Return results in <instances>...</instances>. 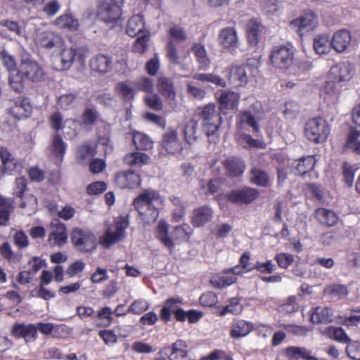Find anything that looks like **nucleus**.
<instances>
[{"instance_id":"6","label":"nucleus","mask_w":360,"mask_h":360,"mask_svg":"<svg viewBox=\"0 0 360 360\" xmlns=\"http://www.w3.org/2000/svg\"><path fill=\"white\" fill-rule=\"evenodd\" d=\"M0 26L4 27V30L1 31V37L8 41L15 40L17 37H26V26L23 22L17 21L1 19L0 20Z\"/></svg>"},{"instance_id":"16","label":"nucleus","mask_w":360,"mask_h":360,"mask_svg":"<svg viewBox=\"0 0 360 360\" xmlns=\"http://www.w3.org/2000/svg\"><path fill=\"white\" fill-rule=\"evenodd\" d=\"M318 24L317 16L312 12H308L291 22V26L297 27L300 36L304 32L314 30Z\"/></svg>"},{"instance_id":"26","label":"nucleus","mask_w":360,"mask_h":360,"mask_svg":"<svg viewBox=\"0 0 360 360\" xmlns=\"http://www.w3.org/2000/svg\"><path fill=\"white\" fill-rule=\"evenodd\" d=\"M71 240L75 245H91L94 243L96 237L87 230L75 228L71 233Z\"/></svg>"},{"instance_id":"2","label":"nucleus","mask_w":360,"mask_h":360,"mask_svg":"<svg viewBox=\"0 0 360 360\" xmlns=\"http://www.w3.org/2000/svg\"><path fill=\"white\" fill-rule=\"evenodd\" d=\"M195 117L201 120V125L205 134L210 137L214 136L219 130L221 117L217 112L213 104H207L196 110Z\"/></svg>"},{"instance_id":"55","label":"nucleus","mask_w":360,"mask_h":360,"mask_svg":"<svg viewBox=\"0 0 360 360\" xmlns=\"http://www.w3.org/2000/svg\"><path fill=\"white\" fill-rule=\"evenodd\" d=\"M135 89L151 93L154 89L153 80L149 77L138 78L133 82Z\"/></svg>"},{"instance_id":"53","label":"nucleus","mask_w":360,"mask_h":360,"mask_svg":"<svg viewBox=\"0 0 360 360\" xmlns=\"http://www.w3.org/2000/svg\"><path fill=\"white\" fill-rule=\"evenodd\" d=\"M329 37L327 35H320L314 40V49L318 54H325L330 50Z\"/></svg>"},{"instance_id":"35","label":"nucleus","mask_w":360,"mask_h":360,"mask_svg":"<svg viewBox=\"0 0 360 360\" xmlns=\"http://www.w3.org/2000/svg\"><path fill=\"white\" fill-rule=\"evenodd\" d=\"M126 32L131 37L146 34L143 18L139 15L132 16L128 21Z\"/></svg>"},{"instance_id":"7","label":"nucleus","mask_w":360,"mask_h":360,"mask_svg":"<svg viewBox=\"0 0 360 360\" xmlns=\"http://www.w3.org/2000/svg\"><path fill=\"white\" fill-rule=\"evenodd\" d=\"M19 68L27 81L37 82L44 76V71L39 63L28 56L21 58Z\"/></svg>"},{"instance_id":"40","label":"nucleus","mask_w":360,"mask_h":360,"mask_svg":"<svg viewBox=\"0 0 360 360\" xmlns=\"http://www.w3.org/2000/svg\"><path fill=\"white\" fill-rule=\"evenodd\" d=\"M158 88L160 93L168 99L175 98V91L172 81L165 77H160L158 81Z\"/></svg>"},{"instance_id":"48","label":"nucleus","mask_w":360,"mask_h":360,"mask_svg":"<svg viewBox=\"0 0 360 360\" xmlns=\"http://www.w3.org/2000/svg\"><path fill=\"white\" fill-rule=\"evenodd\" d=\"M132 140L138 150H148L152 148L153 141L145 134L136 131L133 134Z\"/></svg>"},{"instance_id":"58","label":"nucleus","mask_w":360,"mask_h":360,"mask_svg":"<svg viewBox=\"0 0 360 360\" xmlns=\"http://www.w3.org/2000/svg\"><path fill=\"white\" fill-rule=\"evenodd\" d=\"M243 307L240 304V300L237 297L231 298L227 305L223 307L220 314L224 316L228 313L238 314L242 311Z\"/></svg>"},{"instance_id":"30","label":"nucleus","mask_w":360,"mask_h":360,"mask_svg":"<svg viewBox=\"0 0 360 360\" xmlns=\"http://www.w3.org/2000/svg\"><path fill=\"white\" fill-rule=\"evenodd\" d=\"M219 44L224 48H235L238 45L236 31L233 27H225L219 34Z\"/></svg>"},{"instance_id":"20","label":"nucleus","mask_w":360,"mask_h":360,"mask_svg":"<svg viewBox=\"0 0 360 360\" xmlns=\"http://www.w3.org/2000/svg\"><path fill=\"white\" fill-rule=\"evenodd\" d=\"M36 41L41 46L46 49H52L63 44L60 36L51 31L38 32L36 35Z\"/></svg>"},{"instance_id":"22","label":"nucleus","mask_w":360,"mask_h":360,"mask_svg":"<svg viewBox=\"0 0 360 360\" xmlns=\"http://www.w3.org/2000/svg\"><path fill=\"white\" fill-rule=\"evenodd\" d=\"M188 352L187 343L183 340H176L171 347H165L162 351L165 354L170 352L169 355L170 360H181L187 356Z\"/></svg>"},{"instance_id":"29","label":"nucleus","mask_w":360,"mask_h":360,"mask_svg":"<svg viewBox=\"0 0 360 360\" xmlns=\"http://www.w3.org/2000/svg\"><path fill=\"white\" fill-rule=\"evenodd\" d=\"M351 41L349 32L345 30L336 32L333 37L330 45L337 52L344 51Z\"/></svg>"},{"instance_id":"34","label":"nucleus","mask_w":360,"mask_h":360,"mask_svg":"<svg viewBox=\"0 0 360 360\" xmlns=\"http://www.w3.org/2000/svg\"><path fill=\"white\" fill-rule=\"evenodd\" d=\"M54 25L60 29H67L70 31L77 30L79 27V20L70 13H65L54 20Z\"/></svg>"},{"instance_id":"33","label":"nucleus","mask_w":360,"mask_h":360,"mask_svg":"<svg viewBox=\"0 0 360 360\" xmlns=\"http://www.w3.org/2000/svg\"><path fill=\"white\" fill-rule=\"evenodd\" d=\"M240 96L233 91H222L218 95V101L221 109L234 108L237 106Z\"/></svg>"},{"instance_id":"24","label":"nucleus","mask_w":360,"mask_h":360,"mask_svg":"<svg viewBox=\"0 0 360 360\" xmlns=\"http://www.w3.org/2000/svg\"><path fill=\"white\" fill-rule=\"evenodd\" d=\"M223 163L228 174L233 177L242 175L246 167L245 162L238 157L228 158Z\"/></svg>"},{"instance_id":"32","label":"nucleus","mask_w":360,"mask_h":360,"mask_svg":"<svg viewBox=\"0 0 360 360\" xmlns=\"http://www.w3.org/2000/svg\"><path fill=\"white\" fill-rule=\"evenodd\" d=\"M250 182L262 187H267L271 184V179L266 172L262 169L253 167L249 175Z\"/></svg>"},{"instance_id":"50","label":"nucleus","mask_w":360,"mask_h":360,"mask_svg":"<svg viewBox=\"0 0 360 360\" xmlns=\"http://www.w3.org/2000/svg\"><path fill=\"white\" fill-rule=\"evenodd\" d=\"M11 204L8 199L0 195V226H6L10 217Z\"/></svg>"},{"instance_id":"13","label":"nucleus","mask_w":360,"mask_h":360,"mask_svg":"<svg viewBox=\"0 0 360 360\" xmlns=\"http://www.w3.org/2000/svg\"><path fill=\"white\" fill-rule=\"evenodd\" d=\"M49 241L53 245L63 246L67 241L66 228L64 224L57 219H53L50 225Z\"/></svg>"},{"instance_id":"17","label":"nucleus","mask_w":360,"mask_h":360,"mask_svg":"<svg viewBox=\"0 0 360 360\" xmlns=\"http://www.w3.org/2000/svg\"><path fill=\"white\" fill-rule=\"evenodd\" d=\"M353 75V68L347 62L341 63L332 67L329 72L330 79L339 83L349 81Z\"/></svg>"},{"instance_id":"39","label":"nucleus","mask_w":360,"mask_h":360,"mask_svg":"<svg viewBox=\"0 0 360 360\" xmlns=\"http://www.w3.org/2000/svg\"><path fill=\"white\" fill-rule=\"evenodd\" d=\"M27 81L20 68L9 72L8 82L11 87L17 92L22 91Z\"/></svg>"},{"instance_id":"3","label":"nucleus","mask_w":360,"mask_h":360,"mask_svg":"<svg viewBox=\"0 0 360 360\" xmlns=\"http://www.w3.org/2000/svg\"><path fill=\"white\" fill-rule=\"evenodd\" d=\"M330 133L326 121L322 118L309 120L305 124L304 134L306 137L316 143L324 142Z\"/></svg>"},{"instance_id":"36","label":"nucleus","mask_w":360,"mask_h":360,"mask_svg":"<svg viewBox=\"0 0 360 360\" xmlns=\"http://www.w3.org/2000/svg\"><path fill=\"white\" fill-rule=\"evenodd\" d=\"M0 158L4 169L7 173L11 174L13 172L18 171L21 168V165L16 162L8 150L4 147H0Z\"/></svg>"},{"instance_id":"44","label":"nucleus","mask_w":360,"mask_h":360,"mask_svg":"<svg viewBox=\"0 0 360 360\" xmlns=\"http://www.w3.org/2000/svg\"><path fill=\"white\" fill-rule=\"evenodd\" d=\"M192 51L200 65V69L205 70L210 67V60L204 46L196 44L193 46Z\"/></svg>"},{"instance_id":"10","label":"nucleus","mask_w":360,"mask_h":360,"mask_svg":"<svg viewBox=\"0 0 360 360\" xmlns=\"http://www.w3.org/2000/svg\"><path fill=\"white\" fill-rule=\"evenodd\" d=\"M96 15L105 23H114L120 18V6L103 2L98 6Z\"/></svg>"},{"instance_id":"61","label":"nucleus","mask_w":360,"mask_h":360,"mask_svg":"<svg viewBox=\"0 0 360 360\" xmlns=\"http://www.w3.org/2000/svg\"><path fill=\"white\" fill-rule=\"evenodd\" d=\"M0 58L8 72L16 69V62L14 57L8 53L6 50H1L0 52Z\"/></svg>"},{"instance_id":"11","label":"nucleus","mask_w":360,"mask_h":360,"mask_svg":"<svg viewBox=\"0 0 360 360\" xmlns=\"http://www.w3.org/2000/svg\"><path fill=\"white\" fill-rule=\"evenodd\" d=\"M11 334L16 338H23L26 343L33 342L38 338L37 328L34 323H15L12 327Z\"/></svg>"},{"instance_id":"56","label":"nucleus","mask_w":360,"mask_h":360,"mask_svg":"<svg viewBox=\"0 0 360 360\" xmlns=\"http://www.w3.org/2000/svg\"><path fill=\"white\" fill-rule=\"evenodd\" d=\"M77 95L72 93L60 96L57 102V105L62 110H68L75 105Z\"/></svg>"},{"instance_id":"52","label":"nucleus","mask_w":360,"mask_h":360,"mask_svg":"<svg viewBox=\"0 0 360 360\" xmlns=\"http://www.w3.org/2000/svg\"><path fill=\"white\" fill-rule=\"evenodd\" d=\"M116 93L124 100L131 101L134 97L135 88L131 86L127 82H119L115 86Z\"/></svg>"},{"instance_id":"41","label":"nucleus","mask_w":360,"mask_h":360,"mask_svg":"<svg viewBox=\"0 0 360 360\" xmlns=\"http://www.w3.org/2000/svg\"><path fill=\"white\" fill-rule=\"evenodd\" d=\"M182 303V300L178 298L168 299L161 309L160 318L165 322H168L171 318V314L174 313L179 307L177 304Z\"/></svg>"},{"instance_id":"37","label":"nucleus","mask_w":360,"mask_h":360,"mask_svg":"<svg viewBox=\"0 0 360 360\" xmlns=\"http://www.w3.org/2000/svg\"><path fill=\"white\" fill-rule=\"evenodd\" d=\"M263 29L262 25L255 19H251L247 24V37L249 44L255 46L259 41V34Z\"/></svg>"},{"instance_id":"21","label":"nucleus","mask_w":360,"mask_h":360,"mask_svg":"<svg viewBox=\"0 0 360 360\" xmlns=\"http://www.w3.org/2000/svg\"><path fill=\"white\" fill-rule=\"evenodd\" d=\"M229 83L233 87H240L248 83V77L244 65H234L229 70Z\"/></svg>"},{"instance_id":"38","label":"nucleus","mask_w":360,"mask_h":360,"mask_svg":"<svg viewBox=\"0 0 360 360\" xmlns=\"http://www.w3.org/2000/svg\"><path fill=\"white\" fill-rule=\"evenodd\" d=\"M287 356L292 359L318 360L312 355V352L303 347H288L286 349Z\"/></svg>"},{"instance_id":"63","label":"nucleus","mask_w":360,"mask_h":360,"mask_svg":"<svg viewBox=\"0 0 360 360\" xmlns=\"http://www.w3.org/2000/svg\"><path fill=\"white\" fill-rule=\"evenodd\" d=\"M149 308V303L144 300H135L128 309V311L134 314H141Z\"/></svg>"},{"instance_id":"9","label":"nucleus","mask_w":360,"mask_h":360,"mask_svg":"<svg viewBox=\"0 0 360 360\" xmlns=\"http://www.w3.org/2000/svg\"><path fill=\"white\" fill-rule=\"evenodd\" d=\"M239 267H232L213 276L210 278L211 285L217 289L225 288L237 281Z\"/></svg>"},{"instance_id":"49","label":"nucleus","mask_w":360,"mask_h":360,"mask_svg":"<svg viewBox=\"0 0 360 360\" xmlns=\"http://www.w3.org/2000/svg\"><path fill=\"white\" fill-rule=\"evenodd\" d=\"M193 78L202 82H210L221 87H225L226 86V82L224 79L212 73H195L193 75Z\"/></svg>"},{"instance_id":"28","label":"nucleus","mask_w":360,"mask_h":360,"mask_svg":"<svg viewBox=\"0 0 360 360\" xmlns=\"http://www.w3.org/2000/svg\"><path fill=\"white\" fill-rule=\"evenodd\" d=\"M213 215L212 209L207 206L200 207L194 210L191 222L193 226L199 227L209 222Z\"/></svg>"},{"instance_id":"51","label":"nucleus","mask_w":360,"mask_h":360,"mask_svg":"<svg viewBox=\"0 0 360 360\" xmlns=\"http://www.w3.org/2000/svg\"><path fill=\"white\" fill-rule=\"evenodd\" d=\"M315 163V158L312 155L302 158L296 166V173L300 175L305 174L313 169Z\"/></svg>"},{"instance_id":"5","label":"nucleus","mask_w":360,"mask_h":360,"mask_svg":"<svg viewBox=\"0 0 360 360\" xmlns=\"http://www.w3.org/2000/svg\"><path fill=\"white\" fill-rule=\"evenodd\" d=\"M116 230L108 231L105 235L99 238L101 245L108 247L117 241L122 240L124 236V230L129 225L128 216L118 217L115 221Z\"/></svg>"},{"instance_id":"45","label":"nucleus","mask_w":360,"mask_h":360,"mask_svg":"<svg viewBox=\"0 0 360 360\" xmlns=\"http://www.w3.org/2000/svg\"><path fill=\"white\" fill-rule=\"evenodd\" d=\"M360 131L352 129L347 136L345 148L352 152L360 155Z\"/></svg>"},{"instance_id":"47","label":"nucleus","mask_w":360,"mask_h":360,"mask_svg":"<svg viewBox=\"0 0 360 360\" xmlns=\"http://www.w3.org/2000/svg\"><path fill=\"white\" fill-rule=\"evenodd\" d=\"M198 121L192 119L186 122L184 127V136L188 143H193L198 138Z\"/></svg>"},{"instance_id":"14","label":"nucleus","mask_w":360,"mask_h":360,"mask_svg":"<svg viewBox=\"0 0 360 360\" xmlns=\"http://www.w3.org/2000/svg\"><path fill=\"white\" fill-rule=\"evenodd\" d=\"M161 146L167 153L173 155L180 153L183 149L181 143L178 138L177 131L172 129L164 133Z\"/></svg>"},{"instance_id":"27","label":"nucleus","mask_w":360,"mask_h":360,"mask_svg":"<svg viewBox=\"0 0 360 360\" xmlns=\"http://www.w3.org/2000/svg\"><path fill=\"white\" fill-rule=\"evenodd\" d=\"M112 59L103 54L94 56L90 60L91 69L100 73L108 72L112 69Z\"/></svg>"},{"instance_id":"54","label":"nucleus","mask_w":360,"mask_h":360,"mask_svg":"<svg viewBox=\"0 0 360 360\" xmlns=\"http://www.w3.org/2000/svg\"><path fill=\"white\" fill-rule=\"evenodd\" d=\"M324 293L333 297L342 298L347 295L348 290L345 285L341 284H332L324 289Z\"/></svg>"},{"instance_id":"42","label":"nucleus","mask_w":360,"mask_h":360,"mask_svg":"<svg viewBox=\"0 0 360 360\" xmlns=\"http://www.w3.org/2000/svg\"><path fill=\"white\" fill-rule=\"evenodd\" d=\"M237 139L238 143L245 148H264L266 147L264 141L255 139L245 133H238Z\"/></svg>"},{"instance_id":"4","label":"nucleus","mask_w":360,"mask_h":360,"mask_svg":"<svg viewBox=\"0 0 360 360\" xmlns=\"http://www.w3.org/2000/svg\"><path fill=\"white\" fill-rule=\"evenodd\" d=\"M262 105L259 102L256 101L248 110L241 112L240 120L241 123L252 127V131L257 135L260 132L257 122L262 119Z\"/></svg>"},{"instance_id":"23","label":"nucleus","mask_w":360,"mask_h":360,"mask_svg":"<svg viewBox=\"0 0 360 360\" xmlns=\"http://www.w3.org/2000/svg\"><path fill=\"white\" fill-rule=\"evenodd\" d=\"M310 319L312 323H329L333 320L332 309L328 307H316L310 311Z\"/></svg>"},{"instance_id":"64","label":"nucleus","mask_w":360,"mask_h":360,"mask_svg":"<svg viewBox=\"0 0 360 360\" xmlns=\"http://www.w3.org/2000/svg\"><path fill=\"white\" fill-rule=\"evenodd\" d=\"M347 356L353 360H360V342L351 341L346 347Z\"/></svg>"},{"instance_id":"19","label":"nucleus","mask_w":360,"mask_h":360,"mask_svg":"<svg viewBox=\"0 0 360 360\" xmlns=\"http://www.w3.org/2000/svg\"><path fill=\"white\" fill-rule=\"evenodd\" d=\"M9 113L17 119L27 117L32 112V105L27 98H18L11 102Z\"/></svg>"},{"instance_id":"12","label":"nucleus","mask_w":360,"mask_h":360,"mask_svg":"<svg viewBox=\"0 0 360 360\" xmlns=\"http://www.w3.org/2000/svg\"><path fill=\"white\" fill-rule=\"evenodd\" d=\"M259 193L257 189L245 186L241 189L231 191L228 195L229 200L239 204H249L259 197Z\"/></svg>"},{"instance_id":"18","label":"nucleus","mask_w":360,"mask_h":360,"mask_svg":"<svg viewBox=\"0 0 360 360\" xmlns=\"http://www.w3.org/2000/svg\"><path fill=\"white\" fill-rule=\"evenodd\" d=\"M116 184L122 188H134L141 183L140 176L133 170L122 171L115 179Z\"/></svg>"},{"instance_id":"31","label":"nucleus","mask_w":360,"mask_h":360,"mask_svg":"<svg viewBox=\"0 0 360 360\" xmlns=\"http://www.w3.org/2000/svg\"><path fill=\"white\" fill-rule=\"evenodd\" d=\"M192 229L188 224L182 226H176L171 233L172 243L171 246L179 245L183 241H186L189 238Z\"/></svg>"},{"instance_id":"25","label":"nucleus","mask_w":360,"mask_h":360,"mask_svg":"<svg viewBox=\"0 0 360 360\" xmlns=\"http://www.w3.org/2000/svg\"><path fill=\"white\" fill-rule=\"evenodd\" d=\"M314 217L320 224L328 227L335 226L339 219L338 215L334 211L326 208L316 209Z\"/></svg>"},{"instance_id":"59","label":"nucleus","mask_w":360,"mask_h":360,"mask_svg":"<svg viewBox=\"0 0 360 360\" xmlns=\"http://www.w3.org/2000/svg\"><path fill=\"white\" fill-rule=\"evenodd\" d=\"M112 314L113 311L109 307L101 309L97 315L98 319L101 321V326H109L112 321Z\"/></svg>"},{"instance_id":"57","label":"nucleus","mask_w":360,"mask_h":360,"mask_svg":"<svg viewBox=\"0 0 360 360\" xmlns=\"http://www.w3.org/2000/svg\"><path fill=\"white\" fill-rule=\"evenodd\" d=\"M66 150V144L63 141L61 136L58 134H56L53 139L51 146L52 153L60 158H61Z\"/></svg>"},{"instance_id":"8","label":"nucleus","mask_w":360,"mask_h":360,"mask_svg":"<svg viewBox=\"0 0 360 360\" xmlns=\"http://www.w3.org/2000/svg\"><path fill=\"white\" fill-rule=\"evenodd\" d=\"M294 52L292 49L286 46H276L271 51L270 61L277 68H286L291 65Z\"/></svg>"},{"instance_id":"46","label":"nucleus","mask_w":360,"mask_h":360,"mask_svg":"<svg viewBox=\"0 0 360 360\" xmlns=\"http://www.w3.org/2000/svg\"><path fill=\"white\" fill-rule=\"evenodd\" d=\"M75 56L76 51L75 49L72 48L64 49L60 56V69L61 70H69L73 64Z\"/></svg>"},{"instance_id":"1","label":"nucleus","mask_w":360,"mask_h":360,"mask_svg":"<svg viewBox=\"0 0 360 360\" xmlns=\"http://www.w3.org/2000/svg\"><path fill=\"white\" fill-rule=\"evenodd\" d=\"M162 201L160 193L153 189L143 190L134 200L135 210L139 212L140 219L146 225L156 221L159 211L156 207Z\"/></svg>"},{"instance_id":"60","label":"nucleus","mask_w":360,"mask_h":360,"mask_svg":"<svg viewBox=\"0 0 360 360\" xmlns=\"http://www.w3.org/2000/svg\"><path fill=\"white\" fill-rule=\"evenodd\" d=\"M168 226L164 221H160L158 226V238L167 247L169 248L172 243L171 238L167 236Z\"/></svg>"},{"instance_id":"62","label":"nucleus","mask_w":360,"mask_h":360,"mask_svg":"<svg viewBox=\"0 0 360 360\" xmlns=\"http://www.w3.org/2000/svg\"><path fill=\"white\" fill-rule=\"evenodd\" d=\"M108 278L109 276L107 269L101 267L96 268L90 277L91 283L94 284L103 283Z\"/></svg>"},{"instance_id":"15","label":"nucleus","mask_w":360,"mask_h":360,"mask_svg":"<svg viewBox=\"0 0 360 360\" xmlns=\"http://www.w3.org/2000/svg\"><path fill=\"white\" fill-rule=\"evenodd\" d=\"M255 328V324L245 319H235L232 321L229 335L232 339L239 340L248 336Z\"/></svg>"},{"instance_id":"43","label":"nucleus","mask_w":360,"mask_h":360,"mask_svg":"<svg viewBox=\"0 0 360 360\" xmlns=\"http://www.w3.org/2000/svg\"><path fill=\"white\" fill-rule=\"evenodd\" d=\"M149 156L143 153L134 152L125 155L124 163L129 166H141L148 163Z\"/></svg>"}]
</instances>
